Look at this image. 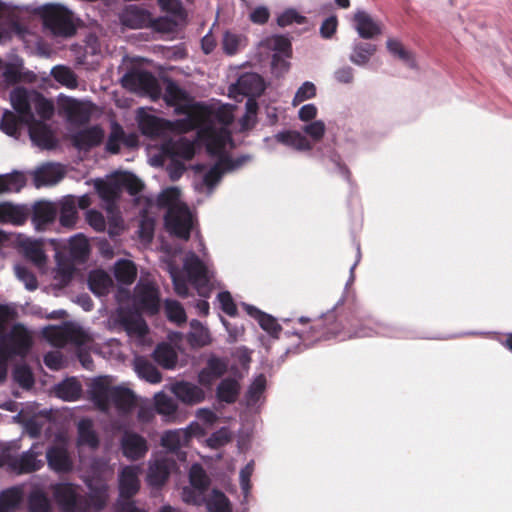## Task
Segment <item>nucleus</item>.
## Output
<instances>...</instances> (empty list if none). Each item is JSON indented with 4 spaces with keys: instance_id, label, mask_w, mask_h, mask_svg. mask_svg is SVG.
I'll return each mask as SVG.
<instances>
[{
    "instance_id": "obj_18",
    "label": "nucleus",
    "mask_w": 512,
    "mask_h": 512,
    "mask_svg": "<svg viewBox=\"0 0 512 512\" xmlns=\"http://www.w3.org/2000/svg\"><path fill=\"white\" fill-rule=\"evenodd\" d=\"M351 25L363 40H374L383 33L382 23L362 8H358L353 14Z\"/></svg>"
},
{
    "instance_id": "obj_43",
    "label": "nucleus",
    "mask_w": 512,
    "mask_h": 512,
    "mask_svg": "<svg viewBox=\"0 0 512 512\" xmlns=\"http://www.w3.org/2000/svg\"><path fill=\"white\" fill-rule=\"evenodd\" d=\"M25 184V176L16 170L10 173L0 174V194L19 192Z\"/></svg>"
},
{
    "instance_id": "obj_31",
    "label": "nucleus",
    "mask_w": 512,
    "mask_h": 512,
    "mask_svg": "<svg viewBox=\"0 0 512 512\" xmlns=\"http://www.w3.org/2000/svg\"><path fill=\"white\" fill-rule=\"evenodd\" d=\"M167 271L172 280L175 293L182 298L188 297L193 284L189 280L185 268L183 267V271H180L177 265L169 262L167 263Z\"/></svg>"
},
{
    "instance_id": "obj_62",
    "label": "nucleus",
    "mask_w": 512,
    "mask_h": 512,
    "mask_svg": "<svg viewBox=\"0 0 512 512\" xmlns=\"http://www.w3.org/2000/svg\"><path fill=\"white\" fill-rule=\"evenodd\" d=\"M291 56H282L278 54H272L271 56V73L276 78L283 77L290 69V62L288 59Z\"/></svg>"
},
{
    "instance_id": "obj_48",
    "label": "nucleus",
    "mask_w": 512,
    "mask_h": 512,
    "mask_svg": "<svg viewBox=\"0 0 512 512\" xmlns=\"http://www.w3.org/2000/svg\"><path fill=\"white\" fill-rule=\"evenodd\" d=\"M139 480L132 472H123L118 477V491L119 496L130 498L136 495L139 491Z\"/></svg>"
},
{
    "instance_id": "obj_6",
    "label": "nucleus",
    "mask_w": 512,
    "mask_h": 512,
    "mask_svg": "<svg viewBox=\"0 0 512 512\" xmlns=\"http://www.w3.org/2000/svg\"><path fill=\"white\" fill-rule=\"evenodd\" d=\"M71 10L58 2H47L36 5L34 2V19L43 21V30L55 39L72 38L78 26L70 17Z\"/></svg>"
},
{
    "instance_id": "obj_55",
    "label": "nucleus",
    "mask_w": 512,
    "mask_h": 512,
    "mask_svg": "<svg viewBox=\"0 0 512 512\" xmlns=\"http://www.w3.org/2000/svg\"><path fill=\"white\" fill-rule=\"evenodd\" d=\"M251 159L252 156L250 154H241L237 157L224 155L218 163L220 164L222 171H225V174H227L238 170Z\"/></svg>"
},
{
    "instance_id": "obj_10",
    "label": "nucleus",
    "mask_w": 512,
    "mask_h": 512,
    "mask_svg": "<svg viewBox=\"0 0 512 512\" xmlns=\"http://www.w3.org/2000/svg\"><path fill=\"white\" fill-rule=\"evenodd\" d=\"M202 358L204 365L197 372V381L213 391L215 382L230 374V358L212 351L203 353Z\"/></svg>"
},
{
    "instance_id": "obj_2",
    "label": "nucleus",
    "mask_w": 512,
    "mask_h": 512,
    "mask_svg": "<svg viewBox=\"0 0 512 512\" xmlns=\"http://www.w3.org/2000/svg\"><path fill=\"white\" fill-rule=\"evenodd\" d=\"M274 139L298 152H307L308 157L320 164L328 174L337 175L347 182L350 187L354 186L351 170L333 142L312 144L300 131L292 129L278 131L274 135Z\"/></svg>"
},
{
    "instance_id": "obj_51",
    "label": "nucleus",
    "mask_w": 512,
    "mask_h": 512,
    "mask_svg": "<svg viewBox=\"0 0 512 512\" xmlns=\"http://www.w3.org/2000/svg\"><path fill=\"white\" fill-rule=\"evenodd\" d=\"M307 22V17L293 7L286 8L276 18V23L281 28L292 24L304 25Z\"/></svg>"
},
{
    "instance_id": "obj_14",
    "label": "nucleus",
    "mask_w": 512,
    "mask_h": 512,
    "mask_svg": "<svg viewBox=\"0 0 512 512\" xmlns=\"http://www.w3.org/2000/svg\"><path fill=\"white\" fill-rule=\"evenodd\" d=\"M27 501V512H32V489L24 484L14 485L0 491V512H20Z\"/></svg>"
},
{
    "instance_id": "obj_64",
    "label": "nucleus",
    "mask_w": 512,
    "mask_h": 512,
    "mask_svg": "<svg viewBox=\"0 0 512 512\" xmlns=\"http://www.w3.org/2000/svg\"><path fill=\"white\" fill-rule=\"evenodd\" d=\"M85 220L96 231L104 232L106 230V218L101 211L95 208H90L85 212Z\"/></svg>"
},
{
    "instance_id": "obj_38",
    "label": "nucleus",
    "mask_w": 512,
    "mask_h": 512,
    "mask_svg": "<svg viewBox=\"0 0 512 512\" xmlns=\"http://www.w3.org/2000/svg\"><path fill=\"white\" fill-rule=\"evenodd\" d=\"M187 341L192 347L197 348L209 345L212 342V338L208 327L199 320L192 319L190 321V330L187 333Z\"/></svg>"
},
{
    "instance_id": "obj_56",
    "label": "nucleus",
    "mask_w": 512,
    "mask_h": 512,
    "mask_svg": "<svg viewBox=\"0 0 512 512\" xmlns=\"http://www.w3.org/2000/svg\"><path fill=\"white\" fill-rule=\"evenodd\" d=\"M111 387V385L106 383L103 376H97L89 383L87 392L92 399L101 398L107 400Z\"/></svg>"
},
{
    "instance_id": "obj_57",
    "label": "nucleus",
    "mask_w": 512,
    "mask_h": 512,
    "mask_svg": "<svg viewBox=\"0 0 512 512\" xmlns=\"http://www.w3.org/2000/svg\"><path fill=\"white\" fill-rule=\"evenodd\" d=\"M13 379L22 388L32 389V368L28 364H18L13 369Z\"/></svg>"
},
{
    "instance_id": "obj_52",
    "label": "nucleus",
    "mask_w": 512,
    "mask_h": 512,
    "mask_svg": "<svg viewBox=\"0 0 512 512\" xmlns=\"http://www.w3.org/2000/svg\"><path fill=\"white\" fill-rule=\"evenodd\" d=\"M107 214L108 220H106L107 226L105 231H107L110 239H116L122 234L124 230L122 215L118 210L113 208H108Z\"/></svg>"
},
{
    "instance_id": "obj_29",
    "label": "nucleus",
    "mask_w": 512,
    "mask_h": 512,
    "mask_svg": "<svg viewBox=\"0 0 512 512\" xmlns=\"http://www.w3.org/2000/svg\"><path fill=\"white\" fill-rule=\"evenodd\" d=\"M163 225L170 237L181 241H188L191 237L193 223L189 217L168 212L164 215Z\"/></svg>"
},
{
    "instance_id": "obj_60",
    "label": "nucleus",
    "mask_w": 512,
    "mask_h": 512,
    "mask_svg": "<svg viewBox=\"0 0 512 512\" xmlns=\"http://www.w3.org/2000/svg\"><path fill=\"white\" fill-rule=\"evenodd\" d=\"M153 31L169 34L176 29V21L171 15L153 17L152 23L149 25Z\"/></svg>"
},
{
    "instance_id": "obj_37",
    "label": "nucleus",
    "mask_w": 512,
    "mask_h": 512,
    "mask_svg": "<svg viewBox=\"0 0 512 512\" xmlns=\"http://www.w3.org/2000/svg\"><path fill=\"white\" fill-rule=\"evenodd\" d=\"M259 45L270 50L272 54L282 56L292 55V44L288 35L274 34L262 39Z\"/></svg>"
},
{
    "instance_id": "obj_50",
    "label": "nucleus",
    "mask_w": 512,
    "mask_h": 512,
    "mask_svg": "<svg viewBox=\"0 0 512 512\" xmlns=\"http://www.w3.org/2000/svg\"><path fill=\"white\" fill-rule=\"evenodd\" d=\"M50 76L58 83L68 87L75 88L78 85V78L71 68L65 65H55L50 70Z\"/></svg>"
},
{
    "instance_id": "obj_45",
    "label": "nucleus",
    "mask_w": 512,
    "mask_h": 512,
    "mask_svg": "<svg viewBox=\"0 0 512 512\" xmlns=\"http://www.w3.org/2000/svg\"><path fill=\"white\" fill-rule=\"evenodd\" d=\"M135 399L136 394L131 388L124 384H119L109 389V395L106 401L113 405H129Z\"/></svg>"
},
{
    "instance_id": "obj_41",
    "label": "nucleus",
    "mask_w": 512,
    "mask_h": 512,
    "mask_svg": "<svg viewBox=\"0 0 512 512\" xmlns=\"http://www.w3.org/2000/svg\"><path fill=\"white\" fill-rule=\"evenodd\" d=\"M5 243H15L22 249L24 257L32 261V237L23 236L22 234L8 233L0 229V245Z\"/></svg>"
},
{
    "instance_id": "obj_25",
    "label": "nucleus",
    "mask_w": 512,
    "mask_h": 512,
    "mask_svg": "<svg viewBox=\"0 0 512 512\" xmlns=\"http://www.w3.org/2000/svg\"><path fill=\"white\" fill-rule=\"evenodd\" d=\"M63 178L64 170L60 163L46 162L34 167V188L54 186Z\"/></svg>"
},
{
    "instance_id": "obj_21",
    "label": "nucleus",
    "mask_w": 512,
    "mask_h": 512,
    "mask_svg": "<svg viewBox=\"0 0 512 512\" xmlns=\"http://www.w3.org/2000/svg\"><path fill=\"white\" fill-rule=\"evenodd\" d=\"M118 19L123 28L142 29L148 28L152 23L153 14L141 5L127 4L119 12Z\"/></svg>"
},
{
    "instance_id": "obj_3",
    "label": "nucleus",
    "mask_w": 512,
    "mask_h": 512,
    "mask_svg": "<svg viewBox=\"0 0 512 512\" xmlns=\"http://www.w3.org/2000/svg\"><path fill=\"white\" fill-rule=\"evenodd\" d=\"M16 317L13 305L0 304V383L7 378L9 363L23 360L32 349V332L26 326L14 323L6 328Z\"/></svg>"
},
{
    "instance_id": "obj_58",
    "label": "nucleus",
    "mask_w": 512,
    "mask_h": 512,
    "mask_svg": "<svg viewBox=\"0 0 512 512\" xmlns=\"http://www.w3.org/2000/svg\"><path fill=\"white\" fill-rule=\"evenodd\" d=\"M231 439V433L228 427L222 426L212 432L206 439L207 446L213 449L226 445Z\"/></svg>"
},
{
    "instance_id": "obj_5",
    "label": "nucleus",
    "mask_w": 512,
    "mask_h": 512,
    "mask_svg": "<svg viewBox=\"0 0 512 512\" xmlns=\"http://www.w3.org/2000/svg\"><path fill=\"white\" fill-rule=\"evenodd\" d=\"M184 268L193 289L201 299L196 301L195 308L200 316H207L210 311L208 298H210L214 278V271L211 266L201 259L194 251H189L184 258Z\"/></svg>"
},
{
    "instance_id": "obj_47",
    "label": "nucleus",
    "mask_w": 512,
    "mask_h": 512,
    "mask_svg": "<svg viewBox=\"0 0 512 512\" xmlns=\"http://www.w3.org/2000/svg\"><path fill=\"white\" fill-rule=\"evenodd\" d=\"M164 313L168 321L175 323L177 325L185 324L187 321L186 311L183 305L176 299H165Z\"/></svg>"
},
{
    "instance_id": "obj_46",
    "label": "nucleus",
    "mask_w": 512,
    "mask_h": 512,
    "mask_svg": "<svg viewBox=\"0 0 512 512\" xmlns=\"http://www.w3.org/2000/svg\"><path fill=\"white\" fill-rule=\"evenodd\" d=\"M3 77L8 84H17L22 81L32 83V71H23L21 63H9L3 71Z\"/></svg>"
},
{
    "instance_id": "obj_26",
    "label": "nucleus",
    "mask_w": 512,
    "mask_h": 512,
    "mask_svg": "<svg viewBox=\"0 0 512 512\" xmlns=\"http://www.w3.org/2000/svg\"><path fill=\"white\" fill-rule=\"evenodd\" d=\"M0 467H6L18 475L32 472V446L19 455L4 449L0 454Z\"/></svg>"
},
{
    "instance_id": "obj_30",
    "label": "nucleus",
    "mask_w": 512,
    "mask_h": 512,
    "mask_svg": "<svg viewBox=\"0 0 512 512\" xmlns=\"http://www.w3.org/2000/svg\"><path fill=\"white\" fill-rule=\"evenodd\" d=\"M82 392V384L75 376L67 377L53 385L54 395L66 402L80 399Z\"/></svg>"
},
{
    "instance_id": "obj_36",
    "label": "nucleus",
    "mask_w": 512,
    "mask_h": 512,
    "mask_svg": "<svg viewBox=\"0 0 512 512\" xmlns=\"http://www.w3.org/2000/svg\"><path fill=\"white\" fill-rule=\"evenodd\" d=\"M267 388V379L265 374L260 373L253 377L248 385L244 395L245 404L248 408L256 407Z\"/></svg>"
},
{
    "instance_id": "obj_8",
    "label": "nucleus",
    "mask_w": 512,
    "mask_h": 512,
    "mask_svg": "<svg viewBox=\"0 0 512 512\" xmlns=\"http://www.w3.org/2000/svg\"><path fill=\"white\" fill-rule=\"evenodd\" d=\"M160 69L157 73L141 67H130L120 77L121 86L141 96H148L152 101H158Z\"/></svg>"
},
{
    "instance_id": "obj_27",
    "label": "nucleus",
    "mask_w": 512,
    "mask_h": 512,
    "mask_svg": "<svg viewBox=\"0 0 512 512\" xmlns=\"http://www.w3.org/2000/svg\"><path fill=\"white\" fill-rule=\"evenodd\" d=\"M242 308L245 310L248 316L255 319L259 324L260 328L267 332V334L273 339H279L282 326L278 323V320L273 315L261 310L255 305L241 302Z\"/></svg>"
},
{
    "instance_id": "obj_39",
    "label": "nucleus",
    "mask_w": 512,
    "mask_h": 512,
    "mask_svg": "<svg viewBox=\"0 0 512 512\" xmlns=\"http://www.w3.org/2000/svg\"><path fill=\"white\" fill-rule=\"evenodd\" d=\"M203 505L206 512H232V503L219 488L213 487Z\"/></svg>"
},
{
    "instance_id": "obj_63",
    "label": "nucleus",
    "mask_w": 512,
    "mask_h": 512,
    "mask_svg": "<svg viewBox=\"0 0 512 512\" xmlns=\"http://www.w3.org/2000/svg\"><path fill=\"white\" fill-rule=\"evenodd\" d=\"M302 131L304 134L309 136L315 141H319L323 138L326 132V125L323 120L315 119L307 122L303 127Z\"/></svg>"
},
{
    "instance_id": "obj_49",
    "label": "nucleus",
    "mask_w": 512,
    "mask_h": 512,
    "mask_svg": "<svg viewBox=\"0 0 512 512\" xmlns=\"http://www.w3.org/2000/svg\"><path fill=\"white\" fill-rule=\"evenodd\" d=\"M386 48L388 52L400 60H402L409 68L415 69L417 67L416 61L411 51L406 49L403 44L394 38H389L386 41Z\"/></svg>"
},
{
    "instance_id": "obj_4",
    "label": "nucleus",
    "mask_w": 512,
    "mask_h": 512,
    "mask_svg": "<svg viewBox=\"0 0 512 512\" xmlns=\"http://www.w3.org/2000/svg\"><path fill=\"white\" fill-rule=\"evenodd\" d=\"M13 111L5 110L0 119V130L8 136L18 138L25 130L32 141V91L18 85L10 92Z\"/></svg>"
},
{
    "instance_id": "obj_40",
    "label": "nucleus",
    "mask_w": 512,
    "mask_h": 512,
    "mask_svg": "<svg viewBox=\"0 0 512 512\" xmlns=\"http://www.w3.org/2000/svg\"><path fill=\"white\" fill-rule=\"evenodd\" d=\"M48 467L56 473H64L69 470L70 461L66 452L59 447H48L46 451Z\"/></svg>"
},
{
    "instance_id": "obj_54",
    "label": "nucleus",
    "mask_w": 512,
    "mask_h": 512,
    "mask_svg": "<svg viewBox=\"0 0 512 512\" xmlns=\"http://www.w3.org/2000/svg\"><path fill=\"white\" fill-rule=\"evenodd\" d=\"M254 466H255V462L253 459H251L249 462L246 463V465L239 472V484H240L241 492L243 494L244 501H247V499L251 493V489H252L251 476L254 471Z\"/></svg>"
},
{
    "instance_id": "obj_7",
    "label": "nucleus",
    "mask_w": 512,
    "mask_h": 512,
    "mask_svg": "<svg viewBox=\"0 0 512 512\" xmlns=\"http://www.w3.org/2000/svg\"><path fill=\"white\" fill-rule=\"evenodd\" d=\"M65 200L60 212L54 202L34 200V230L42 231L45 226L52 225L58 219L63 227H73L78 220V207L73 196Z\"/></svg>"
},
{
    "instance_id": "obj_12",
    "label": "nucleus",
    "mask_w": 512,
    "mask_h": 512,
    "mask_svg": "<svg viewBox=\"0 0 512 512\" xmlns=\"http://www.w3.org/2000/svg\"><path fill=\"white\" fill-rule=\"evenodd\" d=\"M194 178L193 188L199 194L211 196L217 186L221 183L225 171L219 163L207 164L199 162L193 165Z\"/></svg>"
},
{
    "instance_id": "obj_53",
    "label": "nucleus",
    "mask_w": 512,
    "mask_h": 512,
    "mask_svg": "<svg viewBox=\"0 0 512 512\" xmlns=\"http://www.w3.org/2000/svg\"><path fill=\"white\" fill-rule=\"evenodd\" d=\"M219 302L220 310L229 317L236 318L239 316V310L232 294L228 290L220 291L216 296Z\"/></svg>"
},
{
    "instance_id": "obj_24",
    "label": "nucleus",
    "mask_w": 512,
    "mask_h": 512,
    "mask_svg": "<svg viewBox=\"0 0 512 512\" xmlns=\"http://www.w3.org/2000/svg\"><path fill=\"white\" fill-rule=\"evenodd\" d=\"M103 129L97 125L84 128L71 134V144L79 153H89L100 145Z\"/></svg>"
},
{
    "instance_id": "obj_32",
    "label": "nucleus",
    "mask_w": 512,
    "mask_h": 512,
    "mask_svg": "<svg viewBox=\"0 0 512 512\" xmlns=\"http://www.w3.org/2000/svg\"><path fill=\"white\" fill-rule=\"evenodd\" d=\"M377 51V46L370 42L355 39L351 44L349 60L357 66H365Z\"/></svg>"
},
{
    "instance_id": "obj_11",
    "label": "nucleus",
    "mask_w": 512,
    "mask_h": 512,
    "mask_svg": "<svg viewBox=\"0 0 512 512\" xmlns=\"http://www.w3.org/2000/svg\"><path fill=\"white\" fill-rule=\"evenodd\" d=\"M269 86V82L255 71H246L237 77L228 87L229 97L241 101L244 96H262Z\"/></svg>"
},
{
    "instance_id": "obj_59",
    "label": "nucleus",
    "mask_w": 512,
    "mask_h": 512,
    "mask_svg": "<svg viewBox=\"0 0 512 512\" xmlns=\"http://www.w3.org/2000/svg\"><path fill=\"white\" fill-rule=\"evenodd\" d=\"M316 93V85L311 81H305L295 92L292 104L296 106L306 100L312 99L316 96Z\"/></svg>"
},
{
    "instance_id": "obj_23",
    "label": "nucleus",
    "mask_w": 512,
    "mask_h": 512,
    "mask_svg": "<svg viewBox=\"0 0 512 512\" xmlns=\"http://www.w3.org/2000/svg\"><path fill=\"white\" fill-rule=\"evenodd\" d=\"M108 184L119 191H125L134 200L141 198L144 182L131 171L115 172Z\"/></svg>"
},
{
    "instance_id": "obj_13",
    "label": "nucleus",
    "mask_w": 512,
    "mask_h": 512,
    "mask_svg": "<svg viewBox=\"0 0 512 512\" xmlns=\"http://www.w3.org/2000/svg\"><path fill=\"white\" fill-rule=\"evenodd\" d=\"M121 433L119 438V451L130 461H137L145 457L149 450L147 439L125 423L118 426Z\"/></svg>"
},
{
    "instance_id": "obj_16",
    "label": "nucleus",
    "mask_w": 512,
    "mask_h": 512,
    "mask_svg": "<svg viewBox=\"0 0 512 512\" xmlns=\"http://www.w3.org/2000/svg\"><path fill=\"white\" fill-rule=\"evenodd\" d=\"M243 375L233 367V373L221 378L215 387V399L218 403L232 405L241 393Z\"/></svg>"
},
{
    "instance_id": "obj_17",
    "label": "nucleus",
    "mask_w": 512,
    "mask_h": 512,
    "mask_svg": "<svg viewBox=\"0 0 512 512\" xmlns=\"http://www.w3.org/2000/svg\"><path fill=\"white\" fill-rule=\"evenodd\" d=\"M57 104L52 98H46L44 95L34 88V125L50 120L54 117ZM34 147L40 152L49 149L50 146L45 145L34 130Z\"/></svg>"
},
{
    "instance_id": "obj_35",
    "label": "nucleus",
    "mask_w": 512,
    "mask_h": 512,
    "mask_svg": "<svg viewBox=\"0 0 512 512\" xmlns=\"http://www.w3.org/2000/svg\"><path fill=\"white\" fill-rule=\"evenodd\" d=\"M133 368L139 378L151 384H157L162 381V373L144 356H135Z\"/></svg>"
},
{
    "instance_id": "obj_33",
    "label": "nucleus",
    "mask_w": 512,
    "mask_h": 512,
    "mask_svg": "<svg viewBox=\"0 0 512 512\" xmlns=\"http://www.w3.org/2000/svg\"><path fill=\"white\" fill-rule=\"evenodd\" d=\"M26 206L14 205L11 202H0V223L22 225L27 219Z\"/></svg>"
},
{
    "instance_id": "obj_19",
    "label": "nucleus",
    "mask_w": 512,
    "mask_h": 512,
    "mask_svg": "<svg viewBox=\"0 0 512 512\" xmlns=\"http://www.w3.org/2000/svg\"><path fill=\"white\" fill-rule=\"evenodd\" d=\"M134 302L138 308L150 316L158 314L162 308L159 289L153 283L140 285L139 282L135 288Z\"/></svg>"
},
{
    "instance_id": "obj_61",
    "label": "nucleus",
    "mask_w": 512,
    "mask_h": 512,
    "mask_svg": "<svg viewBox=\"0 0 512 512\" xmlns=\"http://www.w3.org/2000/svg\"><path fill=\"white\" fill-rule=\"evenodd\" d=\"M71 251H76L82 256L89 253V244L83 233H76L64 240Z\"/></svg>"
},
{
    "instance_id": "obj_9",
    "label": "nucleus",
    "mask_w": 512,
    "mask_h": 512,
    "mask_svg": "<svg viewBox=\"0 0 512 512\" xmlns=\"http://www.w3.org/2000/svg\"><path fill=\"white\" fill-rule=\"evenodd\" d=\"M211 486V476L202 464L194 462L189 468L188 484L181 490V499L188 505L202 506L213 488Z\"/></svg>"
},
{
    "instance_id": "obj_44",
    "label": "nucleus",
    "mask_w": 512,
    "mask_h": 512,
    "mask_svg": "<svg viewBox=\"0 0 512 512\" xmlns=\"http://www.w3.org/2000/svg\"><path fill=\"white\" fill-rule=\"evenodd\" d=\"M77 442L79 446L95 449L99 445V437L89 420L80 421L77 428Z\"/></svg>"
},
{
    "instance_id": "obj_42",
    "label": "nucleus",
    "mask_w": 512,
    "mask_h": 512,
    "mask_svg": "<svg viewBox=\"0 0 512 512\" xmlns=\"http://www.w3.org/2000/svg\"><path fill=\"white\" fill-rule=\"evenodd\" d=\"M110 280L102 270L93 269L89 271L87 277L88 289L97 297L108 292Z\"/></svg>"
},
{
    "instance_id": "obj_34",
    "label": "nucleus",
    "mask_w": 512,
    "mask_h": 512,
    "mask_svg": "<svg viewBox=\"0 0 512 512\" xmlns=\"http://www.w3.org/2000/svg\"><path fill=\"white\" fill-rule=\"evenodd\" d=\"M251 355L252 350L245 345H240L231 349L229 353L230 372L233 373V367H236V369L242 373L244 378L250 369V364L252 362Z\"/></svg>"
},
{
    "instance_id": "obj_22",
    "label": "nucleus",
    "mask_w": 512,
    "mask_h": 512,
    "mask_svg": "<svg viewBox=\"0 0 512 512\" xmlns=\"http://www.w3.org/2000/svg\"><path fill=\"white\" fill-rule=\"evenodd\" d=\"M171 392L180 402L193 405L204 401L207 394H210L212 391H208L198 381L193 383L183 380L173 384Z\"/></svg>"
},
{
    "instance_id": "obj_28",
    "label": "nucleus",
    "mask_w": 512,
    "mask_h": 512,
    "mask_svg": "<svg viewBox=\"0 0 512 512\" xmlns=\"http://www.w3.org/2000/svg\"><path fill=\"white\" fill-rule=\"evenodd\" d=\"M159 88V100L162 99L167 106H174L187 95L186 89L170 77L162 67H160Z\"/></svg>"
},
{
    "instance_id": "obj_15",
    "label": "nucleus",
    "mask_w": 512,
    "mask_h": 512,
    "mask_svg": "<svg viewBox=\"0 0 512 512\" xmlns=\"http://www.w3.org/2000/svg\"><path fill=\"white\" fill-rule=\"evenodd\" d=\"M177 469L176 462L168 456H161L148 463L147 484L155 489L162 488Z\"/></svg>"
},
{
    "instance_id": "obj_20",
    "label": "nucleus",
    "mask_w": 512,
    "mask_h": 512,
    "mask_svg": "<svg viewBox=\"0 0 512 512\" xmlns=\"http://www.w3.org/2000/svg\"><path fill=\"white\" fill-rule=\"evenodd\" d=\"M113 277L117 284L116 296L129 297L130 287L137 277L136 264L130 259H117L113 265Z\"/></svg>"
},
{
    "instance_id": "obj_1",
    "label": "nucleus",
    "mask_w": 512,
    "mask_h": 512,
    "mask_svg": "<svg viewBox=\"0 0 512 512\" xmlns=\"http://www.w3.org/2000/svg\"><path fill=\"white\" fill-rule=\"evenodd\" d=\"M344 302L345 296L343 295L329 310L318 316L316 323L306 331L308 339L312 338L313 342L329 340L336 337L345 328L352 330L350 338L371 337L374 334L392 338L418 337L413 331L394 325L377 323V328L374 329L352 307H347L340 312L339 309Z\"/></svg>"
}]
</instances>
